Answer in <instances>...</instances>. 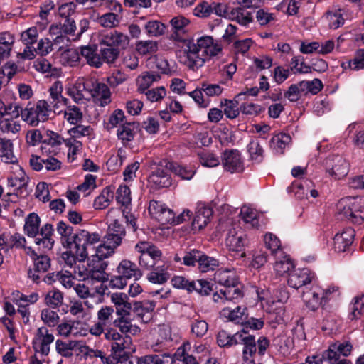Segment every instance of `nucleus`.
<instances>
[{
	"label": "nucleus",
	"instance_id": "obj_31",
	"mask_svg": "<svg viewBox=\"0 0 364 364\" xmlns=\"http://www.w3.org/2000/svg\"><path fill=\"white\" fill-rule=\"evenodd\" d=\"M228 19L244 26H247L253 21L252 14L243 7L232 8Z\"/></svg>",
	"mask_w": 364,
	"mask_h": 364
},
{
	"label": "nucleus",
	"instance_id": "obj_25",
	"mask_svg": "<svg viewBox=\"0 0 364 364\" xmlns=\"http://www.w3.org/2000/svg\"><path fill=\"white\" fill-rule=\"evenodd\" d=\"M313 279L310 271L307 269L295 270L289 274L288 284L294 289H299L304 285L311 283Z\"/></svg>",
	"mask_w": 364,
	"mask_h": 364
},
{
	"label": "nucleus",
	"instance_id": "obj_52",
	"mask_svg": "<svg viewBox=\"0 0 364 364\" xmlns=\"http://www.w3.org/2000/svg\"><path fill=\"white\" fill-rule=\"evenodd\" d=\"M247 151L250 159L257 163L261 162L264 158V149L257 139H252L247 145Z\"/></svg>",
	"mask_w": 364,
	"mask_h": 364
},
{
	"label": "nucleus",
	"instance_id": "obj_47",
	"mask_svg": "<svg viewBox=\"0 0 364 364\" xmlns=\"http://www.w3.org/2000/svg\"><path fill=\"white\" fill-rule=\"evenodd\" d=\"M64 118L70 124L77 125L83 119L81 109L76 105H68L64 111Z\"/></svg>",
	"mask_w": 364,
	"mask_h": 364
},
{
	"label": "nucleus",
	"instance_id": "obj_36",
	"mask_svg": "<svg viewBox=\"0 0 364 364\" xmlns=\"http://www.w3.org/2000/svg\"><path fill=\"white\" fill-rule=\"evenodd\" d=\"M222 313L229 321L236 324L244 325L247 318V308L237 306L235 309L230 310L228 308L223 309Z\"/></svg>",
	"mask_w": 364,
	"mask_h": 364
},
{
	"label": "nucleus",
	"instance_id": "obj_60",
	"mask_svg": "<svg viewBox=\"0 0 364 364\" xmlns=\"http://www.w3.org/2000/svg\"><path fill=\"white\" fill-rule=\"evenodd\" d=\"M11 118H3L0 120V130L6 134H16L21 129L20 124Z\"/></svg>",
	"mask_w": 364,
	"mask_h": 364
},
{
	"label": "nucleus",
	"instance_id": "obj_53",
	"mask_svg": "<svg viewBox=\"0 0 364 364\" xmlns=\"http://www.w3.org/2000/svg\"><path fill=\"white\" fill-rule=\"evenodd\" d=\"M198 269L201 272H207L213 271L219 266V261L213 257L208 256L203 252L198 262Z\"/></svg>",
	"mask_w": 364,
	"mask_h": 364
},
{
	"label": "nucleus",
	"instance_id": "obj_29",
	"mask_svg": "<svg viewBox=\"0 0 364 364\" xmlns=\"http://www.w3.org/2000/svg\"><path fill=\"white\" fill-rule=\"evenodd\" d=\"M15 37L8 31L0 33V60L8 59L12 51Z\"/></svg>",
	"mask_w": 364,
	"mask_h": 364
},
{
	"label": "nucleus",
	"instance_id": "obj_23",
	"mask_svg": "<svg viewBox=\"0 0 364 364\" xmlns=\"http://www.w3.org/2000/svg\"><path fill=\"white\" fill-rule=\"evenodd\" d=\"M355 237V230L352 228H347L341 233H338L333 238L335 250L338 252L346 251L351 245Z\"/></svg>",
	"mask_w": 364,
	"mask_h": 364
},
{
	"label": "nucleus",
	"instance_id": "obj_49",
	"mask_svg": "<svg viewBox=\"0 0 364 364\" xmlns=\"http://www.w3.org/2000/svg\"><path fill=\"white\" fill-rule=\"evenodd\" d=\"M165 166L167 169H169L175 175L181 177L182 179L190 180L195 174V171L192 168H188L186 166H182L169 161H165Z\"/></svg>",
	"mask_w": 364,
	"mask_h": 364
},
{
	"label": "nucleus",
	"instance_id": "obj_8",
	"mask_svg": "<svg viewBox=\"0 0 364 364\" xmlns=\"http://www.w3.org/2000/svg\"><path fill=\"white\" fill-rule=\"evenodd\" d=\"M51 112L50 105L45 100H40L34 106L23 109L22 119L29 125L36 127L48 120Z\"/></svg>",
	"mask_w": 364,
	"mask_h": 364
},
{
	"label": "nucleus",
	"instance_id": "obj_42",
	"mask_svg": "<svg viewBox=\"0 0 364 364\" xmlns=\"http://www.w3.org/2000/svg\"><path fill=\"white\" fill-rule=\"evenodd\" d=\"M275 262L274 269L277 274L282 276L286 273H289L294 268V264L291 259L284 254L282 257H274Z\"/></svg>",
	"mask_w": 364,
	"mask_h": 364
},
{
	"label": "nucleus",
	"instance_id": "obj_59",
	"mask_svg": "<svg viewBox=\"0 0 364 364\" xmlns=\"http://www.w3.org/2000/svg\"><path fill=\"white\" fill-rule=\"evenodd\" d=\"M144 28L148 36L157 37L165 33L166 26L160 21H149L146 23Z\"/></svg>",
	"mask_w": 364,
	"mask_h": 364
},
{
	"label": "nucleus",
	"instance_id": "obj_17",
	"mask_svg": "<svg viewBox=\"0 0 364 364\" xmlns=\"http://www.w3.org/2000/svg\"><path fill=\"white\" fill-rule=\"evenodd\" d=\"M87 90L90 92L96 105L105 107L111 102V92L108 86L102 82L92 84V88Z\"/></svg>",
	"mask_w": 364,
	"mask_h": 364
},
{
	"label": "nucleus",
	"instance_id": "obj_32",
	"mask_svg": "<svg viewBox=\"0 0 364 364\" xmlns=\"http://www.w3.org/2000/svg\"><path fill=\"white\" fill-rule=\"evenodd\" d=\"M214 280L216 283L223 285L224 288L237 284L238 278L233 270L228 269H220L214 274Z\"/></svg>",
	"mask_w": 364,
	"mask_h": 364
},
{
	"label": "nucleus",
	"instance_id": "obj_28",
	"mask_svg": "<svg viewBox=\"0 0 364 364\" xmlns=\"http://www.w3.org/2000/svg\"><path fill=\"white\" fill-rule=\"evenodd\" d=\"M242 330L231 334L225 330H220L217 335V343L220 347L230 348L239 345Z\"/></svg>",
	"mask_w": 364,
	"mask_h": 364
},
{
	"label": "nucleus",
	"instance_id": "obj_5",
	"mask_svg": "<svg viewBox=\"0 0 364 364\" xmlns=\"http://www.w3.org/2000/svg\"><path fill=\"white\" fill-rule=\"evenodd\" d=\"M240 339L239 345L242 346V360L246 363H253L256 354L263 356L269 346L266 337L262 336L256 341L255 336L249 334L245 329L242 330Z\"/></svg>",
	"mask_w": 364,
	"mask_h": 364
},
{
	"label": "nucleus",
	"instance_id": "obj_27",
	"mask_svg": "<svg viewBox=\"0 0 364 364\" xmlns=\"http://www.w3.org/2000/svg\"><path fill=\"white\" fill-rule=\"evenodd\" d=\"M117 274L127 279L132 277L139 279L142 276L141 270L136 267V264L127 259H123L120 262L117 268Z\"/></svg>",
	"mask_w": 364,
	"mask_h": 364
},
{
	"label": "nucleus",
	"instance_id": "obj_55",
	"mask_svg": "<svg viewBox=\"0 0 364 364\" xmlns=\"http://www.w3.org/2000/svg\"><path fill=\"white\" fill-rule=\"evenodd\" d=\"M190 347L191 345L188 342L183 343V345L179 347L174 353V358L178 360H182L183 364H199L196 361L195 357L187 353V350Z\"/></svg>",
	"mask_w": 364,
	"mask_h": 364
},
{
	"label": "nucleus",
	"instance_id": "obj_46",
	"mask_svg": "<svg viewBox=\"0 0 364 364\" xmlns=\"http://www.w3.org/2000/svg\"><path fill=\"white\" fill-rule=\"evenodd\" d=\"M114 197L113 191L109 187L105 188L101 193L95 199L93 207L96 210H102L108 207Z\"/></svg>",
	"mask_w": 364,
	"mask_h": 364
},
{
	"label": "nucleus",
	"instance_id": "obj_9",
	"mask_svg": "<svg viewBox=\"0 0 364 364\" xmlns=\"http://www.w3.org/2000/svg\"><path fill=\"white\" fill-rule=\"evenodd\" d=\"M172 285L178 289H186L191 293L196 291L201 296H208L213 291V284L205 279L189 281L181 276H176L171 279Z\"/></svg>",
	"mask_w": 364,
	"mask_h": 364
},
{
	"label": "nucleus",
	"instance_id": "obj_57",
	"mask_svg": "<svg viewBox=\"0 0 364 364\" xmlns=\"http://www.w3.org/2000/svg\"><path fill=\"white\" fill-rule=\"evenodd\" d=\"M63 301V294L58 289H53L49 291L46 297L45 303L50 308H57L60 306Z\"/></svg>",
	"mask_w": 364,
	"mask_h": 364
},
{
	"label": "nucleus",
	"instance_id": "obj_1",
	"mask_svg": "<svg viewBox=\"0 0 364 364\" xmlns=\"http://www.w3.org/2000/svg\"><path fill=\"white\" fill-rule=\"evenodd\" d=\"M186 46L184 64L192 70L202 67L210 57L217 55L222 50L221 46L210 36H202L196 43L188 41Z\"/></svg>",
	"mask_w": 364,
	"mask_h": 364
},
{
	"label": "nucleus",
	"instance_id": "obj_38",
	"mask_svg": "<svg viewBox=\"0 0 364 364\" xmlns=\"http://www.w3.org/2000/svg\"><path fill=\"white\" fill-rule=\"evenodd\" d=\"M28 182V177L26 175L24 171L20 169L14 176L8 178L9 186L15 188L14 194L18 195L19 191L26 189Z\"/></svg>",
	"mask_w": 364,
	"mask_h": 364
},
{
	"label": "nucleus",
	"instance_id": "obj_33",
	"mask_svg": "<svg viewBox=\"0 0 364 364\" xmlns=\"http://www.w3.org/2000/svg\"><path fill=\"white\" fill-rule=\"evenodd\" d=\"M139 129V124L136 122H128L122 124L117 129V136L122 141L123 144L131 141L134 139L136 132Z\"/></svg>",
	"mask_w": 364,
	"mask_h": 364
},
{
	"label": "nucleus",
	"instance_id": "obj_41",
	"mask_svg": "<svg viewBox=\"0 0 364 364\" xmlns=\"http://www.w3.org/2000/svg\"><path fill=\"white\" fill-rule=\"evenodd\" d=\"M213 215V210L208 207L199 208L196 213V215L193 220V226L194 228L203 229L207 225L210 221V218Z\"/></svg>",
	"mask_w": 364,
	"mask_h": 364
},
{
	"label": "nucleus",
	"instance_id": "obj_40",
	"mask_svg": "<svg viewBox=\"0 0 364 364\" xmlns=\"http://www.w3.org/2000/svg\"><path fill=\"white\" fill-rule=\"evenodd\" d=\"M244 95L242 93L238 94L234 100L224 99L221 101V106L225 107L223 112L228 118L235 119L239 115L238 100Z\"/></svg>",
	"mask_w": 364,
	"mask_h": 364
},
{
	"label": "nucleus",
	"instance_id": "obj_2",
	"mask_svg": "<svg viewBox=\"0 0 364 364\" xmlns=\"http://www.w3.org/2000/svg\"><path fill=\"white\" fill-rule=\"evenodd\" d=\"M100 45L106 46L101 48L100 58L103 62L113 63L119 56V50L127 48L129 43L127 35L117 31H110L101 33L99 38Z\"/></svg>",
	"mask_w": 364,
	"mask_h": 364
},
{
	"label": "nucleus",
	"instance_id": "obj_6",
	"mask_svg": "<svg viewBox=\"0 0 364 364\" xmlns=\"http://www.w3.org/2000/svg\"><path fill=\"white\" fill-rule=\"evenodd\" d=\"M75 237L72 250H75L77 259L84 262L89 255L92 254L94 245L100 241L101 236L98 233H91L85 230H77Z\"/></svg>",
	"mask_w": 364,
	"mask_h": 364
},
{
	"label": "nucleus",
	"instance_id": "obj_43",
	"mask_svg": "<svg viewBox=\"0 0 364 364\" xmlns=\"http://www.w3.org/2000/svg\"><path fill=\"white\" fill-rule=\"evenodd\" d=\"M80 54L85 58L89 65L96 68H99L102 66V59L100 55L97 53L95 48L90 46L82 47Z\"/></svg>",
	"mask_w": 364,
	"mask_h": 364
},
{
	"label": "nucleus",
	"instance_id": "obj_62",
	"mask_svg": "<svg viewBox=\"0 0 364 364\" xmlns=\"http://www.w3.org/2000/svg\"><path fill=\"white\" fill-rule=\"evenodd\" d=\"M69 138L77 139L82 136H89L93 134V129L90 126H84L80 124L68 130Z\"/></svg>",
	"mask_w": 364,
	"mask_h": 364
},
{
	"label": "nucleus",
	"instance_id": "obj_44",
	"mask_svg": "<svg viewBox=\"0 0 364 364\" xmlns=\"http://www.w3.org/2000/svg\"><path fill=\"white\" fill-rule=\"evenodd\" d=\"M0 158L5 163H14L16 158L13 153V144L9 139L0 138Z\"/></svg>",
	"mask_w": 364,
	"mask_h": 364
},
{
	"label": "nucleus",
	"instance_id": "obj_39",
	"mask_svg": "<svg viewBox=\"0 0 364 364\" xmlns=\"http://www.w3.org/2000/svg\"><path fill=\"white\" fill-rule=\"evenodd\" d=\"M90 82L87 81L83 84H77L66 87V94L70 97L73 100L77 105L83 104L85 96L82 93L84 90L88 89Z\"/></svg>",
	"mask_w": 364,
	"mask_h": 364
},
{
	"label": "nucleus",
	"instance_id": "obj_26",
	"mask_svg": "<svg viewBox=\"0 0 364 364\" xmlns=\"http://www.w3.org/2000/svg\"><path fill=\"white\" fill-rule=\"evenodd\" d=\"M82 347L81 342L75 340L64 341L57 339L55 341V350L63 357L71 358L74 350L80 349Z\"/></svg>",
	"mask_w": 364,
	"mask_h": 364
},
{
	"label": "nucleus",
	"instance_id": "obj_30",
	"mask_svg": "<svg viewBox=\"0 0 364 364\" xmlns=\"http://www.w3.org/2000/svg\"><path fill=\"white\" fill-rule=\"evenodd\" d=\"M75 30V22L71 18H63L58 24L51 25L49 28L50 34H58L61 33L66 36H74Z\"/></svg>",
	"mask_w": 364,
	"mask_h": 364
},
{
	"label": "nucleus",
	"instance_id": "obj_34",
	"mask_svg": "<svg viewBox=\"0 0 364 364\" xmlns=\"http://www.w3.org/2000/svg\"><path fill=\"white\" fill-rule=\"evenodd\" d=\"M174 358L169 353L146 355L137 358V364H173Z\"/></svg>",
	"mask_w": 364,
	"mask_h": 364
},
{
	"label": "nucleus",
	"instance_id": "obj_22",
	"mask_svg": "<svg viewBox=\"0 0 364 364\" xmlns=\"http://www.w3.org/2000/svg\"><path fill=\"white\" fill-rule=\"evenodd\" d=\"M156 303L151 301H137L133 304V312L144 323H148L152 318Z\"/></svg>",
	"mask_w": 364,
	"mask_h": 364
},
{
	"label": "nucleus",
	"instance_id": "obj_4",
	"mask_svg": "<svg viewBox=\"0 0 364 364\" xmlns=\"http://www.w3.org/2000/svg\"><path fill=\"white\" fill-rule=\"evenodd\" d=\"M338 213L353 224L364 220V199L361 197H346L337 204Z\"/></svg>",
	"mask_w": 364,
	"mask_h": 364
},
{
	"label": "nucleus",
	"instance_id": "obj_63",
	"mask_svg": "<svg viewBox=\"0 0 364 364\" xmlns=\"http://www.w3.org/2000/svg\"><path fill=\"white\" fill-rule=\"evenodd\" d=\"M158 50V44L154 41H141L136 43V50L142 55L152 54Z\"/></svg>",
	"mask_w": 364,
	"mask_h": 364
},
{
	"label": "nucleus",
	"instance_id": "obj_11",
	"mask_svg": "<svg viewBox=\"0 0 364 364\" xmlns=\"http://www.w3.org/2000/svg\"><path fill=\"white\" fill-rule=\"evenodd\" d=\"M114 310L112 306H103L97 313V321L92 326L90 333L95 336L105 334L106 328L113 323Z\"/></svg>",
	"mask_w": 364,
	"mask_h": 364
},
{
	"label": "nucleus",
	"instance_id": "obj_20",
	"mask_svg": "<svg viewBox=\"0 0 364 364\" xmlns=\"http://www.w3.org/2000/svg\"><path fill=\"white\" fill-rule=\"evenodd\" d=\"M225 242L230 251L241 252L246 242V235L241 230H237L233 228L229 230Z\"/></svg>",
	"mask_w": 364,
	"mask_h": 364
},
{
	"label": "nucleus",
	"instance_id": "obj_24",
	"mask_svg": "<svg viewBox=\"0 0 364 364\" xmlns=\"http://www.w3.org/2000/svg\"><path fill=\"white\" fill-rule=\"evenodd\" d=\"M56 230L60 235L63 247L72 250L76 237V232H73V228L64 221H60L57 224Z\"/></svg>",
	"mask_w": 364,
	"mask_h": 364
},
{
	"label": "nucleus",
	"instance_id": "obj_16",
	"mask_svg": "<svg viewBox=\"0 0 364 364\" xmlns=\"http://www.w3.org/2000/svg\"><path fill=\"white\" fill-rule=\"evenodd\" d=\"M126 235V230L122 224L118 220H114L108 228L107 235L104 237L105 242L110 244L114 247H117L122 243V239Z\"/></svg>",
	"mask_w": 364,
	"mask_h": 364
},
{
	"label": "nucleus",
	"instance_id": "obj_21",
	"mask_svg": "<svg viewBox=\"0 0 364 364\" xmlns=\"http://www.w3.org/2000/svg\"><path fill=\"white\" fill-rule=\"evenodd\" d=\"M23 109L21 104L16 100L4 102L0 99V120L6 117L11 119H17L20 116L22 117Z\"/></svg>",
	"mask_w": 364,
	"mask_h": 364
},
{
	"label": "nucleus",
	"instance_id": "obj_18",
	"mask_svg": "<svg viewBox=\"0 0 364 364\" xmlns=\"http://www.w3.org/2000/svg\"><path fill=\"white\" fill-rule=\"evenodd\" d=\"M330 291L331 289H318V291H313L311 293L304 294L303 295V298L307 307L312 311H315L320 306H324L326 304L328 301V293Z\"/></svg>",
	"mask_w": 364,
	"mask_h": 364
},
{
	"label": "nucleus",
	"instance_id": "obj_64",
	"mask_svg": "<svg viewBox=\"0 0 364 364\" xmlns=\"http://www.w3.org/2000/svg\"><path fill=\"white\" fill-rule=\"evenodd\" d=\"M50 35L55 36V37L51 41L53 50H56L57 51H65L69 46L70 40L66 35L61 33Z\"/></svg>",
	"mask_w": 364,
	"mask_h": 364
},
{
	"label": "nucleus",
	"instance_id": "obj_56",
	"mask_svg": "<svg viewBox=\"0 0 364 364\" xmlns=\"http://www.w3.org/2000/svg\"><path fill=\"white\" fill-rule=\"evenodd\" d=\"M41 318L49 327L56 326L60 321L58 314L50 308L43 309L41 311Z\"/></svg>",
	"mask_w": 364,
	"mask_h": 364
},
{
	"label": "nucleus",
	"instance_id": "obj_50",
	"mask_svg": "<svg viewBox=\"0 0 364 364\" xmlns=\"http://www.w3.org/2000/svg\"><path fill=\"white\" fill-rule=\"evenodd\" d=\"M113 325L124 335L134 334L138 331V327L132 323L129 317H117L113 321Z\"/></svg>",
	"mask_w": 364,
	"mask_h": 364
},
{
	"label": "nucleus",
	"instance_id": "obj_54",
	"mask_svg": "<svg viewBox=\"0 0 364 364\" xmlns=\"http://www.w3.org/2000/svg\"><path fill=\"white\" fill-rule=\"evenodd\" d=\"M240 215L247 224H250L252 228H257L259 225L258 215L255 210L244 206L241 208Z\"/></svg>",
	"mask_w": 364,
	"mask_h": 364
},
{
	"label": "nucleus",
	"instance_id": "obj_14",
	"mask_svg": "<svg viewBox=\"0 0 364 364\" xmlns=\"http://www.w3.org/2000/svg\"><path fill=\"white\" fill-rule=\"evenodd\" d=\"M171 33L169 39L173 41H184L183 36L187 32L186 28L190 24L188 18L182 15L173 17L169 21Z\"/></svg>",
	"mask_w": 364,
	"mask_h": 364
},
{
	"label": "nucleus",
	"instance_id": "obj_7",
	"mask_svg": "<svg viewBox=\"0 0 364 364\" xmlns=\"http://www.w3.org/2000/svg\"><path fill=\"white\" fill-rule=\"evenodd\" d=\"M105 338L110 343L111 352L114 356L122 357L126 360L131 349L132 339L128 335L120 334L116 328H107L105 332Z\"/></svg>",
	"mask_w": 364,
	"mask_h": 364
},
{
	"label": "nucleus",
	"instance_id": "obj_35",
	"mask_svg": "<svg viewBox=\"0 0 364 364\" xmlns=\"http://www.w3.org/2000/svg\"><path fill=\"white\" fill-rule=\"evenodd\" d=\"M149 271L146 278L153 284H163L170 278V274L166 271L164 264L158 265Z\"/></svg>",
	"mask_w": 364,
	"mask_h": 364
},
{
	"label": "nucleus",
	"instance_id": "obj_19",
	"mask_svg": "<svg viewBox=\"0 0 364 364\" xmlns=\"http://www.w3.org/2000/svg\"><path fill=\"white\" fill-rule=\"evenodd\" d=\"M32 260L34 264V269H29L28 275L29 278L38 284L40 279L39 273H44L48 270L50 267V259L48 255L41 254L37 255Z\"/></svg>",
	"mask_w": 364,
	"mask_h": 364
},
{
	"label": "nucleus",
	"instance_id": "obj_13",
	"mask_svg": "<svg viewBox=\"0 0 364 364\" xmlns=\"http://www.w3.org/2000/svg\"><path fill=\"white\" fill-rule=\"evenodd\" d=\"M224 168L230 173L242 172L244 169L241 154L236 149L225 150L222 156Z\"/></svg>",
	"mask_w": 364,
	"mask_h": 364
},
{
	"label": "nucleus",
	"instance_id": "obj_58",
	"mask_svg": "<svg viewBox=\"0 0 364 364\" xmlns=\"http://www.w3.org/2000/svg\"><path fill=\"white\" fill-rule=\"evenodd\" d=\"M311 182L306 180L303 183H299L297 182H294L292 183L291 186L289 188V192H292L294 193L296 197L300 200L307 198L309 193V185Z\"/></svg>",
	"mask_w": 364,
	"mask_h": 364
},
{
	"label": "nucleus",
	"instance_id": "obj_15",
	"mask_svg": "<svg viewBox=\"0 0 364 364\" xmlns=\"http://www.w3.org/2000/svg\"><path fill=\"white\" fill-rule=\"evenodd\" d=\"M92 266H90L86 269V276L84 279H87L91 282H105L109 280V275L105 270L107 267V262L104 260H93Z\"/></svg>",
	"mask_w": 364,
	"mask_h": 364
},
{
	"label": "nucleus",
	"instance_id": "obj_61",
	"mask_svg": "<svg viewBox=\"0 0 364 364\" xmlns=\"http://www.w3.org/2000/svg\"><path fill=\"white\" fill-rule=\"evenodd\" d=\"M363 296L354 298L353 301L350 305V318L358 319L364 314V302Z\"/></svg>",
	"mask_w": 364,
	"mask_h": 364
},
{
	"label": "nucleus",
	"instance_id": "obj_51",
	"mask_svg": "<svg viewBox=\"0 0 364 364\" xmlns=\"http://www.w3.org/2000/svg\"><path fill=\"white\" fill-rule=\"evenodd\" d=\"M241 288L242 285L237 281V284H233L223 289H220V292L225 301H235L242 298L243 293L241 291Z\"/></svg>",
	"mask_w": 364,
	"mask_h": 364
},
{
	"label": "nucleus",
	"instance_id": "obj_3",
	"mask_svg": "<svg viewBox=\"0 0 364 364\" xmlns=\"http://www.w3.org/2000/svg\"><path fill=\"white\" fill-rule=\"evenodd\" d=\"M41 218L35 213H30L25 220L24 231L28 237H36L35 243L41 246L43 249L50 250L53 248L54 240L52 238L53 233V225L46 223L43 225L39 231Z\"/></svg>",
	"mask_w": 364,
	"mask_h": 364
},
{
	"label": "nucleus",
	"instance_id": "obj_37",
	"mask_svg": "<svg viewBox=\"0 0 364 364\" xmlns=\"http://www.w3.org/2000/svg\"><path fill=\"white\" fill-rule=\"evenodd\" d=\"M149 182L154 184L157 188L168 187L171 185L169 175L162 168H156L149 176Z\"/></svg>",
	"mask_w": 364,
	"mask_h": 364
},
{
	"label": "nucleus",
	"instance_id": "obj_12",
	"mask_svg": "<svg viewBox=\"0 0 364 364\" xmlns=\"http://www.w3.org/2000/svg\"><path fill=\"white\" fill-rule=\"evenodd\" d=\"M54 341V336L49 333L45 326L39 327L33 338V348L36 353L48 355L50 350V344Z\"/></svg>",
	"mask_w": 364,
	"mask_h": 364
},
{
	"label": "nucleus",
	"instance_id": "obj_48",
	"mask_svg": "<svg viewBox=\"0 0 364 364\" xmlns=\"http://www.w3.org/2000/svg\"><path fill=\"white\" fill-rule=\"evenodd\" d=\"M161 76L155 73H147L137 79V91L140 93H144L149 90L154 82L159 80Z\"/></svg>",
	"mask_w": 364,
	"mask_h": 364
},
{
	"label": "nucleus",
	"instance_id": "obj_10",
	"mask_svg": "<svg viewBox=\"0 0 364 364\" xmlns=\"http://www.w3.org/2000/svg\"><path fill=\"white\" fill-rule=\"evenodd\" d=\"M324 166L326 172L335 179L343 178L349 171V164L344 157L340 155H331L328 156Z\"/></svg>",
	"mask_w": 364,
	"mask_h": 364
},
{
	"label": "nucleus",
	"instance_id": "obj_45",
	"mask_svg": "<svg viewBox=\"0 0 364 364\" xmlns=\"http://www.w3.org/2000/svg\"><path fill=\"white\" fill-rule=\"evenodd\" d=\"M264 243L266 247L270 250L272 255L274 257H282L284 255L280 240L276 235L272 233L266 234L264 236Z\"/></svg>",
	"mask_w": 364,
	"mask_h": 364
}]
</instances>
